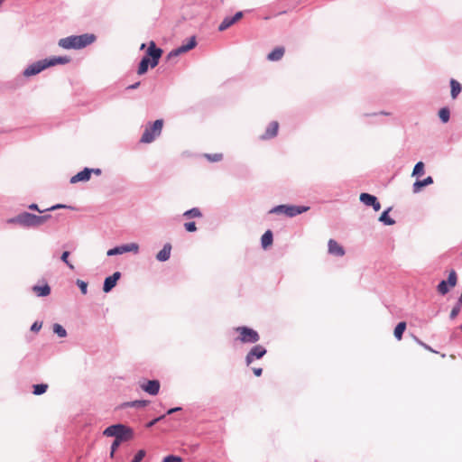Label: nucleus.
I'll list each match as a JSON object with an SVG mask.
<instances>
[{"label": "nucleus", "mask_w": 462, "mask_h": 462, "mask_svg": "<svg viewBox=\"0 0 462 462\" xmlns=\"http://www.w3.org/2000/svg\"><path fill=\"white\" fill-rule=\"evenodd\" d=\"M96 41V36L92 33H84L81 35H72L66 38H62L59 41V46L69 50V49H82L85 48Z\"/></svg>", "instance_id": "f257e3e1"}, {"label": "nucleus", "mask_w": 462, "mask_h": 462, "mask_svg": "<svg viewBox=\"0 0 462 462\" xmlns=\"http://www.w3.org/2000/svg\"><path fill=\"white\" fill-rule=\"evenodd\" d=\"M51 218L50 215L36 216L28 212H23L14 217L9 218V224H18L22 226L32 227L40 226L46 223Z\"/></svg>", "instance_id": "f03ea898"}, {"label": "nucleus", "mask_w": 462, "mask_h": 462, "mask_svg": "<svg viewBox=\"0 0 462 462\" xmlns=\"http://www.w3.org/2000/svg\"><path fill=\"white\" fill-rule=\"evenodd\" d=\"M162 50L157 48L154 42H150L146 55L141 60L137 73L139 75L144 74L147 69L149 64H151L152 68H154L158 65L159 60L162 57Z\"/></svg>", "instance_id": "7ed1b4c3"}, {"label": "nucleus", "mask_w": 462, "mask_h": 462, "mask_svg": "<svg viewBox=\"0 0 462 462\" xmlns=\"http://www.w3.org/2000/svg\"><path fill=\"white\" fill-rule=\"evenodd\" d=\"M70 59L69 57L63 56V57H53L51 59H46L43 60L37 61L32 65H30L28 68L25 69L23 71V75L25 77H31L33 75H36L42 71L43 69L55 66L58 64H67L69 63Z\"/></svg>", "instance_id": "20e7f679"}, {"label": "nucleus", "mask_w": 462, "mask_h": 462, "mask_svg": "<svg viewBox=\"0 0 462 462\" xmlns=\"http://www.w3.org/2000/svg\"><path fill=\"white\" fill-rule=\"evenodd\" d=\"M163 127V120L157 119L152 124H148L140 139L142 143H151L158 137Z\"/></svg>", "instance_id": "39448f33"}, {"label": "nucleus", "mask_w": 462, "mask_h": 462, "mask_svg": "<svg viewBox=\"0 0 462 462\" xmlns=\"http://www.w3.org/2000/svg\"><path fill=\"white\" fill-rule=\"evenodd\" d=\"M104 435L115 437L117 439L128 440L132 439L133 432L131 429L126 426L123 424H116L106 428L104 431Z\"/></svg>", "instance_id": "423d86ee"}, {"label": "nucleus", "mask_w": 462, "mask_h": 462, "mask_svg": "<svg viewBox=\"0 0 462 462\" xmlns=\"http://www.w3.org/2000/svg\"><path fill=\"white\" fill-rule=\"evenodd\" d=\"M235 331L238 334L236 340L247 344V343H256L260 339V336L257 331L250 328L248 327H237L235 328Z\"/></svg>", "instance_id": "0eeeda50"}, {"label": "nucleus", "mask_w": 462, "mask_h": 462, "mask_svg": "<svg viewBox=\"0 0 462 462\" xmlns=\"http://www.w3.org/2000/svg\"><path fill=\"white\" fill-rule=\"evenodd\" d=\"M310 209L305 206L280 205L271 210L272 213H282L288 217H295Z\"/></svg>", "instance_id": "6e6552de"}, {"label": "nucleus", "mask_w": 462, "mask_h": 462, "mask_svg": "<svg viewBox=\"0 0 462 462\" xmlns=\"http://www.w3.org/2000/svg\"><path fill=\"white\" fill-rule=\"evenodd\" d=\"M196 43L197 42L195 37L189 38V42L187 44L181 45L179 48L172 50L171 52H169L166 57L167 60L170 61L175 60L179 55L192 50L196 46Z\"/></svg>", "instance_id": "1a4fd4ad"}, {"label": "nucleus", "mask_w": 462, "mask_h": 462, "mask_svg": "<svg viewBox=\"0 0 462 462\" xmlns=\"http://www.w3.org/2000/svg\"><path fill=\"white\" fill-rule=\"evenodd\" d=\"M139 250V245L135 243H131L120 246H116L115 248H112L107 251L106 254L108 256L116 255V254H122L128 252H134L137 253Z\"/></svg>", "instance_id": "9d476101"}, {"label": "nucleus", "mask_w": 462, "mask_h": 462, "mask_svg": "<svg viewBox=\"0 0 462 462\" xmlns=\"http://www.w3.org/2000/svg\"><path fill=\"white\" fill-rule=\"evenodd\" d=\"M266 354V349L261 346H254L246 355L245 363L250 365L254 359H260Z\"/></svg>", "instance_id": "9b49d317"}, {"label": "nucleus", "mask_w": 462, "mask_h": 462, "mask_svg": "<svg viewBox=\"0 0 462 462\" xmlns=\"http://www.w3.org/2000/svg\"><path fill=\"white\" fill-rule=\"evenodd\" d=\"M359 199L365 205L373 207L374 211H379L381 209V204L375 196L368 193H361Z\"/></svg>", "instance_id": "f8f14e48"}, {"label": "nucleus", "mask_w": 462, "mask_h": 462, "mask_svg": "<svg viewBox=\"0 0 462 462\" xmlns=\"http://www.w3.org/2000/svg\"><path fill=\"white\" fill-rule=\"evenodd\" d=\"M160 386L158 380H150L140 384L141 389L151 395H156L159 393Z\"/></svg>", "instance_id": "ddd939ff"}, {"label": "nucleus", "mask_w": 462, "mask_h": 462, "mask_svg": "<svg viewBox=\"0 0 462 462\" xmlns=\"http://www.w3.org/2000/svg\"><path fill=\"white\" fill-rule=\"evenodd\" d=\"M278 130H279V123L277 121H273L267 126L265 133L260 136V139H262V140L272 139L277 135Z\"/></svg>", "instance_id": "4468645a"}, {"label": "nucleus", "mask_w": 462, "mask_h": 462, "mask_svg": "<svg viewBox=\"0 0 462 462\" xmlns=\"http://www.w3.org/2000/svg\"><path fill=\"white\" fill-rule=\"evenodd\" d=\"M120 277L121 273L119 272H116L113 275L106 277L104 282L103 291L105 292H109L116 285Z\"/></svg>", "instance_id": "2eb2a0df"}, {"label": "nucleus", "mask_w": 462, "mask_h": 462, "mask_svg": "<svg viewBox=\"0 0 462 462\" xmlns=\"http://www.w3.org/2000/svg\"><path fill=\"white\" fill-rule=\"evenodd\" d=\"M243 17L242 12H237L233 17H226L218 26L220 32L226 30Z\"/></svg>", "instance_id": "dca6fc26"}, {"label": "nucleus", "mask_w": 462, "mask_h": 462, "mask_svg": "<svg viewBox=\"0 0 462 462\" xmlns=\"http://www.w3.org/2000/svg\"><path fill=\"white\" fill-rule=\"evenodd\" d=\"M328 253L336 256H343L345 254L344 248L334 239H329L328 243Z\"/></svg>", "instance_id": "f3484780"}, {"label": "nucleus", "mask_w": 462, "mask_h": 462, "mask_svg": "<svg viewBox=\"0 0 462 462\" xmlns=\"http://www.w3.org/2000/svg\"><path fill=\"white\" fill-rule=\"evenodd\" d=\"M91 171L88 168H85L83 171H79L76 175L70 178V183L75 184L79 181H88L90 179Z\"/></svg>", "instance_id": "a211bd4d"}, {"label": "nucleus", "mask_w": 462, "mask_h": 462, "mask_svg": "<svg viewBox=\"0 0 462 462\" xmlns=\"http://www.w3.org/2000/svg\"><path fill=\"white\" fill-rule=\"evenodd\" d=\"M285 53V48L282 46H279L274 48L268 55L267 60L270 61H278L282 60Z\"/></svg>", "instance_id": "6ab92c4d"}, {"label": "nucleus", "mask_w": 462, "mask_h": 462, "mask_svg": "<svg viewBox=\"0 0 462 462\" xmlns=\"http://www.w3.org/2000/svg\"><path fill=\"white\" fill-rule=\"evenodd\" d=\"M433 183L432 177L429 176L423 180H417L413 183L412 189L414 193H418L421 190V189L425 186H428L430 184Z\"/></svg>", "instance_id": "aec40b11"}, {"label": "nucleus", "mask_w": 462, "mask_h": 462, "mask_svg": "<svg viewBox=\"0 0 462 462\" xmlns=\"http://www.w3.org/2000/svg\"><path fill=\"white\" fill-rule=\"evenodd\" d=\"M171 245L170 244L164 245L163 248L157 254L156 258L158 261L164 262L170 258Z\"/></svg>", "instance_id": "412c9836"}, {"label": "nucleus", "mask_w": 462, "mask_h": 462, "mask_svg": "<svg viewBox=\"0 0 462 462\" xmlns=\"http://www.w3.org/2000/svg\"><path fill=\"white\" fill-rule=\"evenodd\" d=\"M32 291L39 297H45L51 293V288L48 284L42 286L35 285L32 287Z\"/></svg>", "instance_id": "4be33fe9"}, {"label": "nucleus", "mask_w": 462, "mask_h": 462, "mask_svg": "<svg viewBox=\"0 0 462 462\" xmlns=\"http://www.w3.org/2000/svg\"><path fill=\"white\" fill-rule=\"evenodd\" d=\"M450 88H451V91H450L451 97L453 99H455V98L457 97V96L459 95V93L462 90L461 84L457 80H456L454 79H451V80H450Z\"/></svg>", "instance_id": "5701e85b"}, {"label": "nucleus", "mask_w": 462, "mask_h": 462, "mask_svg": "<svg viewBox=\"0 0 462 462\" xmlns=\"http://www.w3.org/2000/svg\"><path fill=\"white\" fill-rule=\"evenodd\" d=\"M262 246L265 249L273 244V233L267 230L261 238Z\"/></svg>", "instance_id": "b1692460"}, {"label": "nucleus", "mask_w": 462, "mask_h": 462, "mask_svg": "<svg viewBox=\"0 0 462 462\" xmlns=\"http://www.w3.org/2000/svg\"><path fill=\"white\" fill-rule=\"evenodd\" d=\"M406 329V323L405 322H400L397 324V326L395 327L394 328V337L398 339V340H401L402 338V335H403V332L405 331Z\"/></svg>", "instance_id": "393cba45"}, {"label": "nucleus", "mask_w": 462, "mask_h": 462, "mask_svg": "<svg viewBox=\"0 0 462 462\" xmlns=\"http://www.w3.org/2000/svg\"><path fill=\"white\" fill-rule=\"evenodd\" d=\"M390 209H391V208H388L387 210L383 211V212L381 214L380 217H379V220H380L381 222H383L385 225H388V226H392V225H393V224L395 223V221H394L393 218H391V217H389V215H388V214H389Z\"/></svg>", "instance_id": "a878e982"}, {"label": "nucleus", "mask_w": 462, "mask_h": 462, "mask_svg": "<svg viewBox=\"0 0 462 462\" xmlns=\"http://www.w3.org/2000/svg\"><path fill=\"white\" fill-rule=\"evenodd\" d=\"M183 216L185 217H200L202 216L200 210L198 208H193L189 210L184 212Z\"/></svg>", "instance_id": "bb28decb"}, {"label": "nucleus", "mask_w": 462, "mask_h": 462, "mask_svg": "<svg viewBox=\"0 0 462 462\" xmlns=\"http://www.w3.org/2000/svg\"><path fill=\"white\" fill-rule=\"evenodd\" d=\"M450 112L447 107H443L439 111V116L443 123H448L449 120Z\"/></svg>", "instance_id": "cd10ccee"}, {"label": "nucleus", "mask_w": 462, "mask_h": 462, "mask_svg": "<svg viewBox=\"0 0 462 462\" xmlns=\"http://www.w3.org/2000/svg\"><path fill=\"white\" fill-rule=\"evenodd\" d=\"M424 173V163L422 162H419L415 164L412 176H420Z\"/></svg>", "instance_id": "c85d7f7f"}, {"label": "nucleus", "mask_w": 462, "mask_h": 462, "mask_svg": "<svg viewBox=\"0 0 462 462\" xmlns=\"http://www.w3.org/2000/svg\"><path fill=\"white\" fill-rule=\"evenodd\" d=\"M47 389H48L47 384H44V383L35 384V385H33V393L35 395H40V394L44 393L47 391Z\"/></svg>", "instance_id": "c756f323"}, {"label": "nucleus", "mask_w": 462, "mask_h": 462, "mask_svg": "<svg viewBox=\"0 0 462 462\" xmlns=\"http://www.w3.org/2000/svg\"><path fill=\"white\" fill-rule=\"evenodd\" d=\"M149 403L148 401H134L124 404L125 407H145Z\"/></svg>", "instance_id": "7c9ffc66"}, {"label": "nucleus", "mask_w": 462, "mask_h": 462, "mask_svg": "<svg viewBox=\"0 0 462 462\" xmlns=\"http://www.w3.org/2000/svg\"><path fill=\"white\" fill-rule=\"evenodd\" d=\"M204 156L209 162H220L223 159V154L222 153H213V154L206 153Z\"/></svg>", "instance_id": "2f4dec72"}, {"label": "nucleus", "mask_w": 462, "mask_h": 462, "mask_svg": "<svg viewBox=\"0 0 462 462\" xmlns=\"http://www.w3.org/2000/svg\"><path fill=\"white\" fill-rule=\"evenodd\" d=\"M457 273L454 270H452L448 277V281H446L450 287H455L457 284Z\"/></svg>", "instance_id": "473e14b6"}, {"label": "nucleus", "mask_w": 462, "mask_h": 462, "mask_svg": "<svg viewBox=\"0 0 462 462\" xmlns=\"http://www.w3.org/2000/svg\"><path fill=\"white\" fill-rule=\"evenodd\" d=\"M53 331L60 337H64L67 335L65 328L60 324H54Z\"/></svg>", "instance_id": "72a5a7b5"}, {"label": "nucleus", "mask_w": 462, "mask_h": 462, "mask_svg": "<svg viewBox=\"0 0 462 462\" xmlns=\"http://www.w3.org/2000/svg\"><path fill=\"white\" fill-rule=\"evenodd\" d=\"M448 283L446 282V281H441L439 285H438V291L442 294V295H445L446 293L448 292Z\"/></svg>", "instance_id": "f704fd0d"}, {"label": "nucleus", "mask_w": 462, "mask_h": 462, "mask_svg": "<svg viewBox=\"0 0 462 462\" xmlns=\"http://www.w3.org/2000/svg\"><path fill=\"white\" fill-rule=\"evenodd\" d=\"M123 441H124L123 439H115V440H114V442L112 443V446H111V452H110V457H114V454H115L116 450L118 448V447L120 446V444Z\"/></svg>", "instance_id": "c9c22d12"}, {"label": "nucleus", "mask_w": 462, "mask_h": 462, "mask_svg": "<svg viewBox=\"0 0 462 462\" xmlns=\"http://www.w3.org/2000/svg\"><path fill=\"white\" fill-rule=\"evenodd\" d=\"M69 252L68 251H65L63 252V254H61V261L64 262L71 270L74 269V265L69 261Z\"/></svg>", "instance_id": "e433bc0d"}, {"label": "nucleus", "mask_w": 462, "mask_h": 462, "mask_svg": "<svg viewBox=\"0 0 462 462\" xmlns=\"http://www.w3.org/2000/svg\"><path fill=\"white\" fill-rule=\"evenodd\" d=\"M145 451L143 449H140L134 456V459L131 462H141V460L145 457Z\"/></svg>", "instance_id": "4c0bfd02"}, {"label": "nucleus", "mask_w": 462, "mask_h": 462, "mask_svg": "<svg viewBox=\"0 0 462 462\" xmlns=\"http://www.w3.org/2000/svg\"><path fill=\"white\" fill-rule=\"evenodd\" d=\"M77 284L78 286L79 287L81 292L83 294H87V291H88V283L85 282L84 281H81V280H78L77 281Z\"/></svg>", "instance_id": "58836bf2"}, {"label": "nucleus", "mask_w": 462, "mask_h": 462, "mask_svg": "<svg viewBox=\"0 0 462 462\" xmlns=\"http://www.w3.org/2000/svg\"><path fill=\"white\" fill-rule=\"evenodd\" d=\"M163 462H182V459L180 457L170 455L163 458Z\"/></svg>", "instance_id": "ea45409f"}, {"label": "nucleus", "mask_w": 462, "mask_h": 462, "mask_svg": "<svg viewBox=\"0 0 462 462\" xmlns=\"http://www.w3.org/2000/svg\"><path fill=\"white\" fill-rule=\"evenodd\" d=\"M184 227L188 232H195L197 230L195 222L185 223Z\"/></svg>", "instance_id": "a19ab883"}, {"label": "nucleus", "mask_w": 462, "mask_h": 462, "mask_svg": "<svg viewBox=\"0 0 462 462\" xmlns=\"http://www.w3.org/2000/svg\"><path fill=\"white\" fill-rule=\"evenodd\" d=\"M460 309H461V307H460L459 305H456V306L452 309V310H451V312H450V318H451V319L456 318V317L457 316V314L459 313Z\"/></svg>", "instance_id": "79ce46f5"}, {"label": "nucleus", "mask_w": 462, "mask_h": 462, "mask_svg": "<svg viewBox=\"0 0 462 462\" xmlns=\"http://www.w3.org/2000/svg\"><path fill=\"white\" fill-rule=\"evenodd\" d=\"M41 328H42V323L34 322L31 327V330L37 332L41 329Z\"/></svg>", "instance_id": "37998d69"}, {"label": "nucleus", "mask_w": 462, "mask_h": 462, "mask_svg": "<svg viewBox=\"0 0 462 462\" xmlns=\"http://www.w3.org/2000/svg\"><path fill=\"white\" fill-rule=\"evenodd\" d=\"M165 417V415H162L161 417H158L154 420H152V421H150L148 424H147V427H152L153 426L156 422H158L159 420H161L162 419H163Z\"/></svg>", "instance_id": "c03bdc74"}, {"label": "nucleus", "mask_w": 462, "mask_h": 462, "mask_svg": "<svg viewBox=\"0 0 462 462\" xmlns=\"http://www.w3.org/2000/svg\"><path fill=\"white\" fill-rule=\"evenodd\" d=\"M29 208L32 209V210H36V211H39V212H44V211H47L46 209L44 210H41L39 208H38V205L37 204H31L29 206Z\"/></svg>", "instance_id": "a18cd8bd"}, {"label": "nucleus", "mask_w": 462, "mask_h": 462, "mask_svg": "<svg viewBox=\"0 0 462 462\" xmlns=\"http://www.w3.org/2000/svg\"><path fill=\"white\" fill-rule=\"evenodd\" d=\"M67 208V206L61 205V204H58V205H55V206H52V207L47 208L46 210L47 211H51V210H55L57 208Z\"/></svg>", "instance_id": "49530a36"}, {"label": "nucleus", "mask_w": 462, "mask_h": 462, "mask_svg": "<svg viewBox=\"0 0 462 462\" xmlns=\"http://www.w3.org/2000/svg\"><path fill=\"white\" fill-rule=\"evenodd\" d=\"M253 372L254 374L256 375V376H260L263 373V369L262 368H253Z\"/></svg>", "instance_id": "de8ad7c7"}, {"label": "nucleus", "mask_w": 462, "mask_h": 462, "mask_svg": "<svg viewBox=\"0 0 462 462\" xmlns=\"http://www.w3.org/2000/svg\"><path fill=\"white\" fill-rule=\"evenodd\" d=\"M181 408L180 407H176V408H172V409H170L168 411H167V414H171L175 411H180Z\"/></svg>", "instance_id": "09e8293b"}, {"label": "nucleus", "mask_w": 462, "mask_h": 462, "mask_svg": "<svg viewBox=\"0 0 462 462\" xmlns=\"http://www.w3.org/2000/svg\"><path fill=\"white\" fill-rule=\"evenodd\" d=\"M140 85V82H136L135 84H133V85H130L129 87H127L128 89H135L139 87Z\"/></svg>", "instance_id": "8fccbe9b"}, {"label": "nucleus", "mask_w": 462, "mask_h": 462, "mask_svg": "<svg viewBox=\"0 0 462 462\" xmlns=\"http://www.w3.org/2000/svg\"><path fill=\"white\" fill-rule=\"evenodd\" d=\"M91 171V173H95L97 175H100L101 174V170L100 169H90Z\"/></svg>", "instance_id": "3c124183"}, {"label": "nucleus", "mask_w": 462, "mask_h": 462, "mask_svg": "<svg viewBox=\"0 0 462 462\" xmlns=\"http://www.w3.org/2000/svg\"><path fill=\"white\" fill-rule=\"evenodd\" d=\"M457 305H459L461 307V305H462V294L460 295Z\"/></svg>", "instance_id": "603ef678"}, {"label": "nucleus", "mask_w": 462, "mask_h": 462, "mask_svg": "<svg viewBox=\"0 0 462 462\" xmlns=\"http://www.w3.org/2000/svg\"><path fill=\"white\" fill-rule=\"evenodd\" d=\"M423 346H425V348L429 349V350H431L430 347L429 346H426L425 344H423Z\"/></svg>", "instance_id": "864d4df0"}, {"label": "nucleus", "mask_w": 462, "mask_h": 462, "mask_svg": "<svg viewBox=\"0 0 462 462\" xmlns=\"http://www.w3.org/2000/svg\"><path fill=\"white\" fill-rule=\"evenodd\" d=\"M144 47H145V44H144V43H143V44L141 45V49L143 50Z\"/></svg>", "instance_id": "5fc2aeb1"}, {"label": "nucleus", "mask_w": 462, "mask_h": 462, "mask_svg": "<svg viewBox=\"0 0 462 462\" xmlns=\"http://www.w3.org/2000/svg\"><path fill=\"white\" fill-rule=\"evenodd\" d=\"M3 2H4V0H0V6L2 5Z\"/></svg>", "instance_id": "6e6d98bb"}]
</instances>
